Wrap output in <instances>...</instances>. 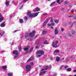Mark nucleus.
<instances>
[{
	"label": "nucleus",
	"mask_w": 76,
	"mask_h": 76,
	"mask_svg": "<svg viewBox=\"0 0 76 76\" xmlns=\"http://www.w3.org/2000/svg\"><path fill=\"white\" fill-rule=\"evenodd\" d=\"M38 13H39V12L35 13L34 14V13L32 14L31 12L29 11L28 13H27V16H29V18H35V17H36V16H38Z\"/></svg>",
	"instance_id": "1"
},
{
	"label": "nucleus",
	"mask_w": 76,
	"mask_h": 76,
	"mask_svg": "<svg viewBox=\"0 0 76 76\" xmlns=\"http://www.w3.org/2000/svg\"><path fill=\"white\" fill-rule=\"evenodd\" d=\"M44 54V51L42 50H40L37 51V57H39L41 56V55H43Z\"/></svg>",
	"instance_id": "2"
},
{
	"label": "nucleus",
	"mask_w": 76,
	"mask_h": 76,
	"mask_svg": "<svg viewBox=\"0 0 76 76\" xmlns=\"http://www.w3.org/2000/svg\"><path fill=\"white\" fill-rule=\"evenodd\" d=\"M58 43V40H56V41H54V42H53L52 44V46L54 48H57L58 46L57 45Z\"/></svg>",
	"instance_id": "3"
},
{
	"label": "nucleus",
	"mask_w": 76,
	"mask_h": 76,
	"mask_svg": "<svg viewBox=\"0 0 76 76\" xmlns=\"http://www.w3.org/2000/svg\"><path fill=\"white\" fill-rule=\"evenodd\" d=\"M26 70L27 72H29L30 70H31V65H27L26 66Z\"/></svg>",
	"instance_id": "4"
},
{
	"label": "nucleus",
	"mask_w": 76,
	"mask_h": 76,
	"mask_svg": "<svg viewBox=\"0 0 76 76\" xmlns=\"http://www.w3.org/2000/svg\"><path fill=\"white\" fill-rule=\"evenodd\" d=\"M35 31H33V32H31L29 35L30 37H33L35 36Z\"/></svg>",
	"instance_id": "5"
},
{
	"label": "nucleus",
	"mask_w": 76,
	"mask_h": 76,
	"mask_svg": "<svg viewBox=\"0 0 76 76\" xmlns=\"http://www.w3.org/2000/svg\"><path fill=\"white\" fill-rule=\"evenodd\" d=\"M12 53L13 54H14V55H18V54H19L18 51L17 50L14 51L12 52Z\"/></svg>",
	"instance_id": "6"
},
{
	"label": "nucleus",
	"mask_w": 76,
	"mask_h": 76,
	"mask_svg": "<svg viewBox=\"0 0 76 76\" xmlns=\"http://www.w3.org/2000/svg\"><path fill=\"white\" fill-rule=\"evenodd\" d=\"M40 9H39V8L38 7H37L36 8V9L34 10L33 11H34V12H38V11H40Z\"/></svg>",
	"instance_id": "7"
},
{
	"label": "nucleus",
	"mask_w": 76,
	"mask_h": 76,
	"mask_svg": "<svg viewBox=\"0 0 76 76\" xmlns=\"http://www.w3.org/2000/svg\"><path fill=\"white\" fill-rule=\"evenodd\" d=\"M72 19H74V20H75L76 19V15H72L71 16V17Z\"/></svg>",
	"instance_id": "8"
},
{
	"label": "nucleus",
	"mask_w": 76,
	"mask_h": 76,
	"mask_svg": "<svg viewBox=\"0 0 76 76\" xmlns=\"http://www.w3.org/2000/svg\"><path fill=\"white\" fill-rule=\"evenodd\" d=\"M69 25H70L71 26H70L69 27V28H71L73 26V23L72 22H70L69 23Z\"/></svg>",
	"instance_id": "9"
},
{
	"label": "nucleus",
	"mask_w": 76,
	"mask_h": 76,
	"mask_svg": "<svg viewBox=\"0 0 76 76\" xmlns=\"http://www.w3.org/2000/svg\"><path fill=\"white\" fill-rule=\"evenodd\" d=\"M55 34H58V31L57 30V28H55Z\"/></svg>",
	"instance_id": "10"
},
{
	"label": "nucleus",
	"mask_w": 76,
	"mask_h": 76,
	"mask_svg": "<svg viewBox=\"0 0 76 76\" xmlns=\"http://www.w3.org/2000/svg\"><path fill=\"white\" fill-rule=\"evenodd\" d=\"M34 58L33 57H31L27 61V62H29L30 61H31V60H34Z\"/></svg>",
	"instance_id": "11"
},
{
	"label": "nucleus",
	"mask_w": 76,
	"mask_h": 76,
	"mask_svg": "<svg viewBox=\"0 0 76 76\" xmlns=\"http://www.w3.org/2000/svg\"><path fill=\"white\" fill-rule=\"evenodd\" d=\"M30 48V46H27V47L25 48H24V50L26 51H27L29 49V48Z\"/></svg>",
	"instance_id": "12"
},
{
	"label": "nucleus",
	"mask_w": 76,
	"mask_h": 76,
	"mask_svg": "<svg viewBox=\"0 0 76 76\" xmlns=\"http://www.w3.org/2000/svg\"><path fill=\"white\" fill-rule=\"evenodd\" d=\"M60 58L58 56H56V61L58 62L60 60Z\"/></svg>",
	"instance_id": "13"
},
{
	"label": "nucleus",
	"mask_w": 76,
	"mask_h": 76,
	"mask_svg": "<svg viewBox=\"0 0 76 76\" xmlns=\"http://www.w3.org/2000/svg\"><path fill=\"white\" fill-rule=\"evenodd\" d=\"M45 73V71H42L39 74V76H41V75H44Z\"/></svg>",
	"instance_id": "14"
},
{
	"label": "nucleus",
	"mask_w": 76,
	"mask_h": 76,
	"mask_svg": "<svg viewBox=\"0 0 76 76\" xmlns=\"http://www.w3.org/2000/svg\"><path fill=\"white\" fill-rule=\"evenodd\" d=\"M18 50L20 52L22 50V48L21 46L20 45L18 46Z\"/></svg>",
	"instance_id": "15"
},
{
	"label": "nucleus",
	"mask_w": 76,
	"mask_h": 76,
	"mask_svg": "<svg viewBox=\"0 0 76 76\" xmlns=\"http://www.w3.org/2000/svg\"><path fill=\"white\" fill-rule=\"evenodd\" d=\"M55 3H56V2L55 1H54L50 5V6H53V5L55 4Z\"/></svg>",
	"instance_id": "16"
},
{
	"label": "nucleus",
	"mask_w": 76,
	"mask_h": 76,
	"mask_svg": "<svg viewBox=\"0 0 76 76\" xmlns=\"http://www.w3.org/2000/svg\"><path fill=\"white\" fill-rule=\"evenodd\" d=\"M6 25L4 23H3L1 24L0 26L1 27H4V26H5Z\"/></svg>",
	"instance_id": "17"
},
{
	"label": "nucleus",
	"mask_w": 76,
	"mask_h": 76,
	"mask_svg": "<svg viewBox=\"0 0 76 76\" xmlns=\"http://www.w3.org/2000/svg\"><path fill=\"white\" fill-rule=\"evenodd\" d=\"M9 1H6V4L7 6H9Z\"/></svg>",
	"instance_id": "18"
},
{
	"label": "nucleus",
	"mask_w": 76,
	"mask_h": 76,
	"mask_svg": "<svg viewBox=\"0 0 76 76\" xmlns=\"http://www.w3.org/2000/svg\"><path fill=\"white\" fill-rule=\"evenodd\" d=\"M47 31L45 30H44L42 31V34H43V35H44V34H47Z\"/></svg>",
	"instance_id": "19"
},
{
	"label": "nucleus",
	"mask_w": 76,
	"mask_h": 76,
	"mask_svg": "<svg viewBox=\"0 0 76 76\" xmlns=\"http://www.w3.org/2000/svg\"><path fill=\"white\" fill-rule=\"evenodd\" d=\"M54 22H56V23H58L59 22V20L56 19H55L54 20Z\"/></svg>",
	"instance_id": "20"
},
{
	"label": "nucleus",
	"mask_w": 76,
	"mask_h": 76,
	"mask_svg": "<svg viewBox=\"0 0 76 76\" xmlns=\"http://www.w3.org/2000/svg\"><path fill=\"white\" fill-rule=\"evenodd\" d=\"M13 75V73L12 72H9V73H8V75L9 76H12Z\"/></svg>",
	"instance_id": "21"
},
{
	"label": "nucleus",
	"mask_w": 76,
	"mask_h": 76,
	"mask_svg": "<svg viewBox=\"0 0 76 76\" xmlns=\"http://www.w3.org/2000/svg\"><path fill=\"white\" fill-rule=\"evenodd\" d=\"M19 20H20V23H22L23 22V19H20Z\"/></svg>",
	"instance_id": "22"
},
{
	"label": "nucleus",
	"mask_w": 76,
	"mask_h": 76,
	"mask_svg": "<svg viewBox=\"0 0 76 76\" xmlns=\"http://www.w3.org/2000/svg\"><path fill=\"white\" fill-rule=\"evenodd\" d=\"M6 67H7V66H2V68L4 70H5L6 69Z\"/></svg>",
	"instance_id": "23"
},
{
	"label": "nucleus",
	"mask_w": 76,
	"mask_h": 76,
	"mask_svg": "<svg viewBox=\"0 0 76 76\" xmlns=\"http://www.w3.org/2000/svg\"><path fill=\"white\" fill-rule=\"evenodd\" d=\"M54 53H59V50H54Z\"/></svg>",
	"instance_id": "24"
},
{
	"label": "nucleus",
	"mask_w": 76,
	"mask_h": 76,
	"mask_svg": "<svg viewBox=\"0 0 76 76\" xmlns=\"http://www.w3.org/2000/svg\"><path fill=\"white\" fill-rule=\"evenodd\" d=\"M53 18L51 17L50 18V22L51 23H53Z\"/></svg>",
	"instance_id": "25"
},
{
	"label": "nucleus",
	"mask_w": 76,
	"mask_h": 76,
	"mask_svg": "<svg viewBox=\"0 0 76 76\" xmlns=\"http://www.w3.org/2000/svg\"><path fill=\"white\" fill-rule=\"evenodd\" d=\"M44 44H48L49 43L47 42V40H45V42H44Z\"/></svg>",
	"instance_id": "26"
},
{
	"label": "nucleus",
	"mask_w": 76,
	"mask_h": 76,
	"mask_svg": "<svg viewBox=\"0 0 76 76\" xmlns=\"http://www.w3.org/2000/svg\"><path fill=\"white\" fill-rule=\"evenodd\" d=\"M72 14H68L67 16L68 17H69V18H71L72 17Z\"/></svg>",
	"instance_id": "27"
},
{
	"label": "nucleus",
	"mask_w": 76,
	"mask_h": 76,
	"mask_svg": "<svg viewBox=\"0 0 76 76\" xmlns=\"http://www.w3.org/2000/svg\"><path fill=\"white\" fill-rule=\"evenodd\" d=\"M45 70H47L48 69V66H44Z\"/></svg>",
	"instance_id": "28"
},
{
	"label": "nucleus",
	"mask_w": 76,
	"mask_h": 76,
	"mask_svg": "<svg viewBox=\"0 0 76 76\" xmlns=\"http://www.w3.org/2000/svg\"><path fill=\"white\" fill-rule=\"evenodd\" d=\"M72 34L73 35H74L75 34V31L74 30H72Z\"/></svg>",
	"instance_id": "29"
},
{
	"label": "nucleus",
	"mask_w": 76,
	"mask_h": 76,
	"mask_svg": "<svg viewBox=\"0 0 76 76\" xmlns=\"http://www.w3.org/2000/svg\"><path fill=\"white\" fill-rule=\"evenodd\" d=\"M28 35H29V33H26L25 37H28Z\"/></svg>",
	"instance_id": "30"
},
{
	"label": "nucleus",
	"mask_w": 76,
	"mask_h": 76,
	"mask_svg": "<svg viewBox=\"0 0 76 76\" xmlns=\"http://www.w3.org/2000/svg\"><path fill=\"white\" fill-rule=\"evenodd\" d=\"M3 18L1 17L0 18V22H1L3 20Z\"/></svg>",
	"instance_id": "31"
},
{
	"label": "nucleus",
	"mask_w": 76,
	"mask_h": 76,
	"mask_svg": "<svg viewBox=\"0 0 76 76\" xmlns=\"http://www.w3.org/2000/svg\"><path fill=\"white\" fill-rule=\"evenodd\" d=\"M67 72H70L71 71V69L70 68H68L67 69Z\"/></svg>",
	"instance_id": "32"
},
{
	"label": "nucleus",
	"mask_w": 76,
	"mask_h": 76,
	"mask_svg": "<svg viewBox=\"0 0 76 76\" xmlns=\"http://www.w3.org/2000/svg\"><path fill=\"white\" fill-rule=\"evenodd\" d=\"M51 26H54V25H55V24L54 23H51Z\"/></svg>",
	"instance_id": "33"
},
{
	"label": "nucleus",
	"mask_w": 76,
	"mask_h": 76,
	"mask_svg": "<svg viewBox=\"0 0 76 76\" xmlns=\"http://www.w3.org/2000/svg\"><path fill=\"white\" fill-rule=\"evenodd\" d=\"M49 20L48 19V18L47 19H46V20L45 21V22L46 23H47V22H48V21Z\"/></svg>",
	"instance_id": "34"
},
{
	"label": "nucleus",
	"mask_w": 76,
	"mask_h": 76,
	"mask_svg": "<svg viewBox=\"0 0 76 76\" xmlns=\"http://www.w3.org/2000/svg\"><path fill=\"white\" fill-rule=\"evenodd\" d=\"M30 66L31 65V66H32L33 65H34V62H31L30 63Z\"/></svg>",
	"instance_id": "35"
},
{
	"label": "nucleus",
	"mask_w": 76,
	"mask_h": 76,
	"mask_svg": "<svg viewBox=\"0 0 76 76\" xmlns=\"http://www.w3.org/2000/svg\"><path fill=\"white\" fill-rule=\"evenodd\" d=\"M57 3H58V4H60L61 3L60 2V0H58L57 1H56Z\"/></svg>",
	"instance_id": "36"
},
{
	"label": "nucleus",
	"mask_w": 76,
	"mask_h": 76,
	"mask_svg": "<svg viewBox=\"0 0 76 76\" xmlns=\"http://www.w3.org/2000/svg\"><path fill=\"white\" fill-rule=\"evenodd\" d=\"M68 35L69 37H72L73 35H72V34H70V33H69Z\"/></svg>",
	"instance_id": "37"
},
{
	"label": "nucleus",
	"mask_w": 76,
	"mask_h": 76,
	"mask_svg": "<svg viewBox=\"0 0 76 76\" xmlns=\"http://www.w3.org/2000/svg\"><path fill=\"white\" fill-rule=\"evenodd\" d=\"M64 68V66H62L61 67V69H63Z\"/></svg>",
	"instance_id": "38"
},
{
	"label": "nucleus",
	"mask_w": 76,
	"mask_h": 76,
	"mask_svg": "<svg viewBox=\"0 0 76 76\" xmlns=\"http://www.w3.org/2000/svg\"><path fill=\"white\" fill-rule=\"evenodd\" d=\"M39 41H37L36 42V44H39Z\"/></svg>",
	"instance_id": "39"
},
{
	"label": "nucleus",
	"mask_w": 76,
	"mask_h": 76,
	"mask_svg": "<svg viewBox=\"0 0 76 76\" xmlns=\"http://www.w3.org/2000/svg\"><path fill=\"white\" fill-rule=\"evenodd\" d=\"M46 23H45V22H44V23H43V26H45V25H46Z\"/></svg>",
	"instance_id": "40"
},
{
	"label": "nucleus",
	"mask_w": 76,
	"mask_h": 76,
	"mask_svg": "<svg viewBox=\"0 0 76 76\" xmlns=\"http://www.w3.org/2000/svg\"><path fill=\"white\" fill-rule=\"evenodd\" d=\"M69 2V1H66L65 2V4H67Z\"/></svg>",
	"instance_id": "41"
},
{
	"label": "nucleus",
	"mask_w": 76,
	"mask_h": 76,
	"mask_svg": "<svg viewBox=\"0 0 76 76\" xmlns=\"http://www.w3.org/2000/svg\"><path fill=\"white\" fill-rule=\"evenodd\" d=\"M24 19L25 20H27L28 19V18H27V17H24Z\"/></svg>",
	"instance_id": "42"
},
{
	"label": "nucleus",
	"mask_w": 76,
	"mask_h": 76,
	"mask_svg": "<svg viewBox=\"0 0 76 76\" xmlns=\"http://www.w3.org/2000/svg\"><path fill=\"white\" fill-rule=\"evenodd\" d=\"M47 26H51V24L49 23L47 24Z\"/></svg>",
	"instance_id": "43"
},
{
	"label": "nucleus",
	"mask_w": 76,
	"mask_h": 76,
	"mask_svg": "<svg viewBox=\"0 0 76 76\" xmlns=\"http://www.w3.org/2000/svg\"><path fill=\"white\" fill-rule=\"evenodd\" d=\"M47 13H45V14H43V15L44 16H45L46 15H47Z\"/></svg>",
	"instance_id": "44"
},
{
	"label": "nucleus",
	"mask_w": 76,
	"mask_h": 76,
	"mask_svg": "<svg viewBox=\"0 0 76 76\" xmlns=\"http://www.w3.org/2000/svg\"><path fill=\"white\" fill-rule=\"evenodd\" d=\"M64 8H62L61 9V11H64Z\"/></svg>",
	"instance_id": "45"
},
{
	"label": "nucleus",
	"mask_w": 76,
	"mask_h": 76,
	"mask_svg": "<svg viewBox=\"0 0 76 76\" xmlns=\"http://www.w3.org/2000/svg\"><path fill=\"white\" fill-rule=\"evenodd\" d=\"M73 23H74L75 25H76V21H74L73 22Z\"/></svg>",
	"instance_id": "46"
},
{
	"label": "nucleus",
	"mask_w": 76,
	"mask_h": 76,
	"mask_svg": "<svg viewBox=\"0 0 76 76\" xmlns=\"http://www.w3.org/2000/svg\"><path fill=\"white\" fill-rule=\"evenodd\" d=\"M13 4H16L15 1H13Z\"/></svg>",
	"instance_id": "47"
},
{
	"label": "nucleus",
	"mask_w": 76,
	"mask_h": 76,
	"mask_svg": "<svg viewBox=\"0 0 76 76\" xmlns=\"http://www.w3.org/2000/svg\"><path fill=\"white\" fill-rule=\"evenodd\" d=\"M71 7H72V5H69V9H70V8H71Z\"/></svg>",
	"instance_id": "48"
},
{
	"label": "nucleus",
	"mask_w": 76,
	"mask_h": 76,
	"mask_svg": "<svg viewBox=\"0 0 76 76\" xmlns=\"http://www.w3.org/2000/svg\"><path fill=\"white\" fill-rule=\"evenodd\" d=\"M32 50H33V48H31L30 49V51H31H31H32Z\"/></svg>",
	"instance_id": "49"
},
{
	"label": "nucleus",
	"mask_w": 76,
	"mask_h": 76,
	"mask_svg": "<svg viewBox=\"0 0 76 76\" xmlns=\"http://www.w3.org/2000/svg\"><path fill=\"white\" fill-rule=\"evenodd\" d=\"M13 43H14V41L13 40L12 43H10V44H13Z\"/></svg>",
	"instance_id": "50"
},
{
	"label": "nucleus",
	"mask_w": 76,
	"mask_h": 76,
	"mask_svg": "<svg viewBox=\"0 0 76 76\" xmlns=\"http://www.w3.org/2000/svg\"><path fill=\"white\" fill-rule=\"evenodd\" d=\"M15 58H18V56H15L14 57Z\"/></svg>",
	"instance_id": "51"
},
{
	"label": "nucleus",
	"mask_w": 76,
	"mask_h": 76,
	"mask_svg": "<svg viewBox=\"0 0 76 76\" xmlns=\"http://www.w3.org/2000/svg\"><path fill=\"white\" fill-rule=\"evenodd\" d=\"M50 59L51 60H53V58L52 57H50Z\"/></svg>",
	"instance_id": "52"
},
{
	"label": "nucleus",
	"mask_w": 76,
	"mask_h": 76,
	"mask_svg": "<svg viewBox=\"0 0 76 76\" xmlns=\"http://www.w3.org/2000/svg\"><path fill=\"white\" fill-rule=\"evenodd\" d=\"M71 13H73L74 12V11H73V10H72L71 11Z\"/></svg>",
	"instance_id": "53"
},
{
	"label": "nucleus",
	"mask_w": 76,
	"mask_h": 76,
	"mask_svg": "<svg viewBox=\"0 0 76 76\" xmlns=\"http://www.w3.org/2000/svg\"><path fill=\"white\" fill-rule=\"evenodd\" d=\"M64 60V58H62L61 59V61H62V60Z\"/></svg>",
	"instance_id": "54"
},
{
	"label": "nucleus",
	"mask_w": 76,
	"mask_h": 76,
	"mask_svg": "<svg viewBox=\"0 0 76 76\" xmlns=\"http://www.w3.org/2000/svg\"><path fill=\"white\" fill-rule=\"evenodd\" d=\"M69 66H64V68H67V67H68Z\"/></svg>",
	"instance_id": "55"
},
{
	"label": "nucleus",
	"mask_w": 76,
	"mask_h": 76,
	"mask_svg": "<svg viewBox=\"0 0 76 76\" xmlns=\"http://www.w3.org/2000/svg\"><path fill=\"white\" fill-rule=\"evenodd\" d=\"M38 48V46H36L35 48L36 49H37V48Z\"/></svg>",
	"instance_id": "56"
},
{
	"label": "nucleus",
	"mask_w": 76,
	"mask_h": 76,
	"mask_svg": "<svg viewBox=\"0 0 76 76\" xmlns=\"http://www.w3.org/2000/svg\"><path fill=\"white\" fill-rule=\"evenodd\" d=\"M5 33V32L4 31H2V34H4Z\"/></svg>",
	"instance_id": "57"
},
{
	"label": "nucleus",
	"mask_w": 76,
	"mask_h": 76,
	"mask_svg": "<svg viewBox=\"0 0 76 76\" xmlns=\"http://www.w3.org/2000/svg\"><path fill=\"white\" fill-rule=\"evenodd\" d=\"M28 0H24V2H26V1H27Z\"/></svg>",
	"instance_id": "58"
},
{
	"label": "nucleus",
	"mask_w": 76,
	"mask_h": 76,
	"mask_svg": "<svg viewBox=\"0 0 76 76\" xmlns=\"http://www.w3.org/2000/svg\"><path fill=\"white\" fill-rule=\"evenodd\" d=\"M73 72L74 73L75 72H76V70H74L73 71Z\"/></svg>",
	"instance_id": "59"
},
{
	"label": "nucleus",
	"mask_w": 76,
	"mask_h": 76,
	"mask_svg": "<svg viewBox=\"0 0 76 76\" xmlns=\"http://www.w3.org/2000/svg\"><path fill=\"white\" fill-rule=\"evenodd\" d=\"M50 27H51V28L52 29H54V27H53V26H51Z\"/></svg>",
	"instance_id": "60"
},
{
	"label": "nucleus",
	"mask_w": 76,
	"mask_h": 76,
	"mask_svg": "<svg viewBox=\"0 0 76 76\" xmlns=\"http://www.w3.org/2000/svg\"><path fill=\"white\" fill-rule=\"evenodd\" d=\"M13 15H10V18H12V17H13Z\"/></svg>",
	"instance_id": "61"
},
{
	"label": "nucleus",
	"mask_w": 76,
	"mask_h": 76,
	"mask_svg": "<svg viewBox=\"0 0 76 76\" xmlns=\"http://www.w3.org/2000/svg\"><path fill=\"white\" fill-rule=\"evenodd\" d=\"M61 31H64V29H63V28L61 29Z\"/></svg>",
	"instance_id": "62"
},
{
	"label": "nucleus",
	"mask_w": 76,
	"mask_h": 76,
	"mask_svg": "<svg viewBox=\"0 0 76 76\" xmlns=\"http://www.w3.org/2000/svg\"><path fill=\"white\" fill-rule=\"evenodd\" d=\"M49 69H51V66H49L48 67Z\"/></svg>",
	"instance_id": "63"
},
{
	"label": "nucleus",
	"mask_w": 76,
	"mask_h": 76,
	"mask_svg": "<svg viewBox=\"0 0 76 76\" xmlns=\"http://www.w3.org/2000/svg\"><path fill=\"white\" fill-rule=\"evenodd\" d=\"M4 51H1V53H4Z\"/></svg>",
	"instance_id": "64"
}]
</instances>
